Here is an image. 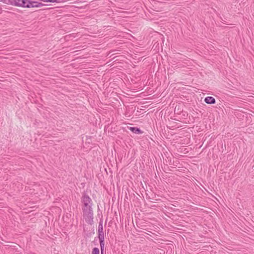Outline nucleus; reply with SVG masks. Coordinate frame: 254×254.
Masks as SVG:
<instances>
[{
	"instance_id": "1",
	"label": "nucleus",
	"mask_w": 254,
	"mask_h": 254,
	"mask_svg": "<svg viewBox=\"0 0 254 254\" xmlns=\"http://www.w3.org/2000/svg\"><path fill=\"white\" fill-rule=\"evenodd\" d=\"M82 204V210L83 217L87 223L90 225L93 224V201L86 192H83L81 198Z\"/></svg>"
},
{
	"instance_id": "2",
	"label": "nucleus",
	"mask_w": 254,
	"mask_h": 254,
	"mask_svg": "<svg viewBox=\"0 0 254 254\" xmlns=\"http://www.w3.org/2000/svg\"><path fill=\"white\" fill-rule=\"evenodd\" d=\"M6 4L23 7H38L47 4L39 2L38 1H3Z\"/></svg>"
},
{
	"instance_id": "3",
	"label": "nucleus",
	"mask_w": 254,
	"mask_h": 254,
	"mask_svg": "<svg viewBox=\"0 0 254 254\" xmlns=\"http://www.w3.org/2000/svg\"><path fill=\"white\" fill-rule=\"evenodd\" d=\"M100 245L101 254H104L105 248V237L103 227V220L100 219L98 225V236Z\"/></svg>"
},
{
	"instance_id": "4",
	"label": "nucleus",
	"mask_w": 254,
	"mask_h": 254,
	"mask_svg": "<svg viewBox=\"0 0 254 254\" xmlns=\"http://www.w3.org/2000/svg\"><path fill=\"white\" fill-rule=\"evenodd\" d=\"M204 102L208 104H214L216 103V100L213 97L208 96L205 98Z\"/></svg>"
},
{
	"instance_id": "5",
	"label": "nucleus",
	"mask_w": 254,
	"mask_h": 254,
	"mask_svg": "<svg viewBox=\"0 0 254 254\" xmlns=\"http://www.w3.org/2000/svg\"><path fill=\"white\" fill-rule=\"evenodd\" d=\"M129 129L135 134H141L143 131L137 127H128Z\"/></svg>"
},
{
	"instance_id": "6",
	"label": "nucleus",
	"mask_w": 254,
	"mask_h": 254,
	"mask_svg": "<svg viewBox=\"0 0 254 254\" xmlns=\"http://www.w3.org/2000/svg\"><path fill=\"white\" fill-rule=\"evenodd\" d=\"M100 254V251L98 248L95 247L92 249V254Z\"/></svg>"
},
{
	"instance_id": "7",
	"label": "nucleus",
	"mask_w": 254,
	"mask_h": 254,
	"mask_svg": "<svg viewBox=\"0 0 254 254\" xmlns=\"http://www.w3.org/2000/svg\"><path fill=\"white\" fill-rule=\"evenodd\" d=\"M178 107L177 109V106H176L174 112L176 114H180L182 111L180 109V106H178Z\"/></svg>"
},
{
	"instance_id": "8",
	"label": "nucleus",
	"mask_w": 254,
	"mask_h": 254,
	"mask_svg": "<svg viewBox=\"0 0 254 254\" xmlns=\"http://www.w3.org/2000/svg\"><path fill=\"white\" fill-rule=\"evenodd\" d=\"M45 2H59L60 1H54V0H52V1H44Z\"/></svg>"
},
{
	"instance_id": "9",
	"label": "nucleus",
	"mask_w": 254,
	"mask_h": 254,
	"mask_svg": "<svg viewBox=\"0 0 254 254\" xmlns=\"http://www.w3.org/2000/svg\"><path fill=\"white\" fill-rule=\"evenodd\" d=\"M75 7H78V8H81V6H80V7H79V6H75Z\"/></svg>"
}]
</instances>
